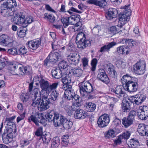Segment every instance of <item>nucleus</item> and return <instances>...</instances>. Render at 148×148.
Returning <instances> with one entry per match:
<instances>
[{"mask_svg": "<svg viewBox=\"0 0 148 148\" xmlns=\"http://www.w3.org/2000/svg\"><path fill=\"white\" fill-rule=\"evenodd\" d=\"M47 119L49 122L53 120V124L56 127L61 125L63 124L65 117L58 114H55L53 110H51L47 114Z\"/></svg>", "mask_w": 148, "mask_h": 148, "instance_id": "1", "label": "nucleus"}, {"mask_svg": "<svg viewBox=\"0 0 148 148\" xmlns=\"http://www.w3.org/2000/svg\"><path fill=\"white\" fill-rule=\"evenodd\" d=\"M10 70V73L14 75L20 76L27 74L31 71V68L29 66H23L21 65L13 66Z\"/></svg>", "mask_w": 148, "mask_h": 148, "instance_id": "2", "label": "nucleus"}, {"mask_svg": "<svg viewBox=\"0 0 148 148\" xmlns=\"http://www.w3.org/2000/svg\"><path fill=\"white\" fill-rule=\"evenodd\" d=\"M123 12L125 14L121 13L119 16V21L118 26L121 27L126 23L130 19V16L131 13V10L130 8V5H125L123 8Z\"/></svg>", "mask_w": 148, "mask_h": 148, "instance_id": "3", "label": "nucleus"}, {"mask_svg": "<svg viewBox=\"0 0 148 148\" xmlns=\"http://www.w3.org/2000/svg\"><path fill=\"white\" fill-rule=\"evenodd\" d=\"M80 92L82 95L89 98V94L93 92L94 90L91 84L88 81H84L79 84Z\"/></svg>", "mask_w": 148, "mask_h": 148, "instance_id": "4", "label": "nucleus"}, {"mask_svg": "<svg viewBox=\"0 0 148 148\" xmlns=\"http://www.w3.org/2000/svg\"><path fill=\"white\" fill-rule=\"evenodd\" d=\"M46 114H43L37 113L36 116L33 115L31 116L28 118V120H31V121L34 123L37 126L39 125V123H40L42 124H44L46 121Z\"/></svg>", "mask_w": 148, "mask_h": 148, "instance_id": "5", "label": "nucleus"}, {"mask_svg": "<svg viewBox=\"0 0 148 148\" xmlns=\"http://www.w3.org/2000/svg\"><path fill=\"white\" fill-rule=\"evenodd\" d=\"M138 79L136 78L135 79L132 80L131 82H129L125 86L123 85V87L125 90L130 92H135L137 90L138 87V84L137 82Z\"/></svg>", "mask_w": 148, "mask_h": 148, "instance_id": "6", "label": "nucleus"}, {"mask_svg": "<svg viewBox=\"0 0 148 148\" xmlns=\"http://www.w3.org/2000/svg\"><path fill=\"white\" fill-rule=\"evenodd\" d=\"M146 63L144 61L142 60L137 62L134 66V72L138 74L144 73L145 69Z\"/></svg>", "mask_w": 148, "mask_h": 148, "instance_id": "7", "label": "nucleus"}, {"mask_svg": "<svg viewBox=\"0 0 148 148\" xmlns=\"http://www.w3.org/2000/svg\"><path fill=\"white\" fill-rule=\"evenodd\" d=\"M13 21L16 25L22 26L23 27L26 26L25 24V16L21 12L15 14L13 18Z\"/></svg>", "mask_w": 148, "mask_h": 148, "instance_id": "8", "label": "nucleus"}, {"mask_svg": "<svg viewBox=\"0 0 148 148\" xmlns=\"http://www.w3.org/2000/svg\"><path fill=\"white\" fill-rule=\"evenodd\" d=\"M110 121L108 115L107 114H104L99 117L97 123L99 127H103L108 125Z\"/></svg>", "mask_w": 148, "mask_h": 148, "instance_id": "9", "label": "nucleus"}, {"mask_svg": "<svg viewBox=\"0 0 148 148\" xmlns=\"http://www.w3.org/2000/svg\"><path fill=\"white\" fill-rule=\"evenodd\" d=\"M98 72V79L103 83L106 84L110 82L109 79L105 70L103 69H100Z\"/></svg>", "mask_w": 148, "mask_h": 148, "instance_id": "10", "label": "nucleus"}, {"mask_svg": "<svg viewBox=\"0 0 148 148\" xmlns=\"http://www.w3.org/2000/svg\"><path fill=\"white\" fill-rule=\"evenodd\" d=\"M13 40L6 35L0 36V42L2 45L5 44L8 47H11L13 46Z\"/></svg>", "mask_w": 148, "mask_h": 148, "instance_id": "11", "label": "nucleus"}, {"mask_svg": "<svg viewBox=\"0 0 148 148\" xmlns=\"http://www.w3.org/2000/svg\"><path fill=\"white\" fill-rule=\"evenodd\" d=\"M39 90L37 88H35L33 90V92L32 94V97L33 102L32 104V105L34 106H36L37 105H38L40 102L42 100L40 99V98L39 96Z\"/></svg>", "mask_w": 148, "mask_h": 148, "instance_id": "12", "label": "nucleus"}, {"mask_svg": "<svg viewBox=\"0 0 148 148\" xmlns=\"http://www.w3.org/2000/svg\"><path fill=\"white\" fill-rule=\"evenodd\" d=\"M137 131L141 136H148V126L143 124H140L138 126Z\"/></svg>", "mask_w": 148, "mask_h": 148, "instance_id": "13", "label": "nucleus"}, {"mask_svg": "<svg viewBox=\"0 0 148 148\" xmlns=\"http://www.w3.org/2000/svg\"><path fill=\"white\" fill-rule=\"evenodd\" d=\"M67 59L69 62H74L77 64L79 62L80 58L78 53H71L67 56Z\"/></svg>", "mask_w": 148, "mask_h": 148, "instance_id": "14", "label": "nucleus"}, {"mask_svg": "<svg viewBox=\"0 0 148 148\" xmlns=\"http://www.w3.org/2000/svg\"><path fill=\"white\" fill-rule=\"evenodd\" d=\"M28 47L30 48L35 50L40 45L41 41L40 39H37L27 42Z\"/></svg>", "mask_w": 148, "mask_h": 148, "instance_id": "15", "label": "nucleus"}, {"mask_svg": "<svg viewBox=\"0 0 148 148\" xmlns=\"http://www.w3.org/2000/svg\"><path fill=\"white\" fill-rule=\"evenodd\" d=\"M132 103L128 99H124L123 101L122 104V110L123 112H129L131 109V105Z\"/></svg>", "mask_w": 148, "mask_h": 148, "instance_id": "16", "label": "nucleus"}, {"mask_svg": "<svg viewBox=\"0 0 148 148\" xmlns=\"http://www.w3.org/2000/svg\"><path fill=\"white\" fill-rule=\"evenodd\" d=\"M91 42L89 40L83 39L80 40H79L77 42V46L80 49H82L86 48V47L90 46Z\"/></svg>", "mask_w": 148, "mask_h": 148, "instance_id": "17", "label": "nucleus"}, {"mask_svg": "<svg viewBox=\"0 0 148 148\" xmlns=\"http://www.w3.org/2000/svg\"><path fill=\"white\" fill-rule=\"evenodd\" d=\"M111 91L114 92L118 97L121 98L124 96L125 90L121 86H118L116 88L111 89Z\"/></svg>", "mask_w": 148, "mask_h": 148, "instance_id": "18", "label": "nucleus"}, {"mask_svg": "<svg viewBox=\"0 0 148 148\" xmlns=\"http://www.w3.org/2000/svg\"><path fill=\"white\" fill-rule=\"evenodd\" d=\"M15 133L13 132L8 131L7 134H3L2 138L3 142L5 144H8L12 141L13 137L14 136L13 134H15Z\"/></svg>", "mask_w": 148, "mask_h": 148, "instance_id": "19", "label": "nucleus"}, {"mask_svg": "<svg viewBox=\"0 0 148 148\" xmlns=\"http://www.w3.org/2000/svg\"><path fill=\"white\" fill-rule=\"evenodd\" d=\"M88 116L87 113L83 110L79 109L76 111L74 116L77 119H83Z\"/></svg>", "mask_w": 148, "mask_h": 148, "instance_id": "20", "label": "nucleus"}, {"mask_svg": "<svg viewBox=\"0 0 148 148\" xmlns=\"http://www.w3.org/2000/svg\"><path fill=\"white\" fill-rule=\"evenodd\" d=\"M118 14L116 9L111 8L109 9L107 12L106 14V17L107 19L110 20L117 16Z\"/></svg>", "mask_w": 148, "mask_h": 148, "instance_id": "21", "label": "nucleus"}, {"mask_svg": "<svg viewBox=\"0 0 148 148\" xmlns=\"http://www.w3.org/2000/svg\"><path fill=\"white\" fill-rule=\"evenodd\" d=\"M61 57V55L57 52H51L47 58V60L50 62H56Z\"/></svg>", "mask_w": 148, "mask_h": 148, "instance_id": "22", "label": "nucleus"}, {"mask_svg": "<svg viewBox=\"0 0 148 148\" xmlns=\"http://www.w3.org/2000/svg\"><path fill=\"white\" fill-rule=\"evenodd\" d=\"M87 2L102 8H103L107 4L106 0H88Z\"/></svg>", "mask_w": 148, "mask_h": 148, "instance_id": "23", "label": "nucleus"}, {"mask_svg": "<svg viewBox=\"0 0 148 148\" xmlns=\"http://www.w3.org/2000/svg\"><path fill=\"white\" fill-rule=\"evenodd\" d=\"M116 44V42H112L110 43L106 44L103 47H101L99 51L101 52H105L109 51L110 49Z\"/></svg>", "mask_w": 148, "mask_h": 148, "instance_id": "24", "label": "nucleus"}, {"mask_svg": "<svg viewBox=\"0 0 148 148\" xmlns=\"http://www.w3.org/2000/svg\"><path fill=\"white\" fill-rule=\"evenodd\" d=\"M1 13L2 16L5 17H8L11 16L14 14V13L12 9H9L8 8H4L3 5L2 6Z\"/></svg>", "mask_w": 148, "mask_h": 148, "instance_id": "25", "label": "nucleus"}, {"mask_svg": "<svg viewBox=\"0 0 148 148\" xmlns=\"http://www.w3.org/2000/svg\"><path fill=\"white\" fill-rule=\"evenodd\" d=\"M51 73L52 77L56 79H59L63 76L62 71L59 69L54 68Z\"/></svg>", "mask_w": 148, "mask_h": 148, "instance_id": "26", "label": "nucleus"}, {"mask_svg": "<svg viewBox=\"0 0 148 148\" xmlns=\"http://www.w3.org/2000/svg\"><path fill=\"white\" fill-rule=\"evenodd\" d=\"M74 91L72 88H70L68 90L64 91V98L68 100L71 99L73 100V96L74 95Z\"/></svg>", "mask_w": 148, "mask_h": 148, "instance_id": "27", "label": "nucleus"}, {"mask_svg": "<svg viewBox=\"0 0 148 148\" xmlns=\"http://www.w3.org/2000/svg\"><path fill=\"white\" fill-rule=\"evenodd\" d=\"M3 5L4 8H7L12 9V8L16 6L17 4L15 0H7L6 2L3 4Z\"/></svg>", "mask_w": 148, "mask_h": 148, "instance_id": "28", "label": "nucleus"}, {"mask_svg": "<svg viewBox=\"0 0 148 148\" xmlns=\"http://www.w3.org/2000/svg\"><path fill=\"white\" fill-rule=\"evenodd\" d=\"M136 78L131 76L130 75L127 74L123 75L121 79L122 84H123V86H125V84L130 83L129 82H131L133 79L134 80Z\"/></svg>", "mask_w": 148, "mask_h": 148, "instance_id": "29", "label": "nucleus"}, {"mask_svg": "<svg viewBox=\"0 0 148 148\" xmlns=\"http://www.w3.org/2000/svg\"><path fill=\"white\" fill-rule=\"evenodd\" d=\"M109 64V66L108 68V72L110 75L111 77L113 78V79H116L117 77V73L116 71L113 69L112 67V64H108L107 65L108 66V65Z\"/></svg>", "mask_w": 148, "mask_h": 148, "instance_id": "30", "label": "nucleus"}, {"mask_svg": "<svg viewBox=\"0 0 148 148\" xmlns=\"http://www.w3.org/2000/svg\"><path fill=\"white\" fill-rule=\"evenodd\" d=\"M58 83H49L47 81V94L50 93L55 90L58 85Z\"/></svg>", "mask_w": 148, "mask_h": 148, "instance_id": "31", "label": "nucleus"}, {"mask_svg": "<svg viewBox=\"0 0 148 148\" xmlns=\"http://www.w3.org/2000/svg\"><path fill=\"white\" fill-rule=\"evenodd\" d=\"M134 102L137 105H139L143 102L146 99V96L143 94H138L136 96Z\"/></svg>", "mask_w": 148, "mask_h": 148, "instance_id": "32", "label": "nucleus"}, {"mask_svg": "<svg viewBox=\"0 0 148 148\" xmlns=\"http://www.w3.org/2000/svg\"><path fill=\"white\" fill-rule=\"evenodd\" d=\"M7 125L8 131L16 133V124L14 122H6Z\"/></svg>", "mask_w": 148, "mask_h": 148, "instance_id": "33", "label": "nucleus"}, {"mask_svg": "<svg viewBox=\"0 0 148 148\" xmlns=\"http://www.w3.org/2000/svg\"><path fill=\"white\" fill-rule=\"evenodd\" d=\"M40 101L38 106V110L41 111L45 110L46 109V99L45 97H44Z\"/></svg>", "mask_w": 148, "mask_h": 148, "instance_id": "34", "label": "nucleus"}, {"mask_svg": "<svg viewBox=\"0 0 148 148\" xmlns=\"http://www.w3.org/2000/svg\"><path fill=\"white\" fill-rule=\"evenodd\" d=\"M133 121L128 117H124L122 119V124L125 128H127L132 124Z\"/></svg>", "mask_w": 148, "mask_h": 148, "instance_id": "35", "label": "nucleus"}, {"mask_svg": "<svg viewBox=\"0 0 148 148\" xmlns=\"http://www.w3.org/2000/svg\"><path fill=\"white\" fill-rule=\"evenodd\" d=\"M80 102L78 101H76L75 103H73L72 106H71V107L68 105H66L65 108L66 109H67V108L68 109L71 108V110L73 111H76L77 110H79V108L80 106Z\"/></svg>", "mask_w": 148, "mask_h": 148, "instance_id": "36", "label": "nucleus"}, {"mask_svg": "<svg viewBox=\"0 0 148 148\" xmlns=\"http://www.w3.org/2000/svg\"><path fill=\"white\" fill-rule=\"evenodd\" d=\"M62 125L64 128L66 129H69L71 128L73 125L72 122L68 120L65 117Z\"/></svg>", "mask_w": 148, "mask_h": 148, "instance_id": "37", "label": "nucleus"}, {"mask_svg": "<svg viewBox=\"0 0 148 148\" xmlns=\"http://www.w3.org/2000/svg\"><path fill=\"white\" fill-rule=\"evenodd\" d=\"M39 82L41 88L42 90L41 91L42 93H46V82L42 78H41L40 79Z\"/></svg>", "mask_w": 148, "mask_h": 148, "instance_id": "38", "label": "nucleus"}, {"mask_svg": "<svg viewBox=\"0 0 148 148\" xmlns=\"http://www.w3.org/2000/svg\"><path fill=\"white\" fill-rule=\"evenodd\" d=\"M60 144V139L58 137L53 138L52 139L51 147V148H56Z\"/></svg>", "mask_w": 148, "mask_h": 148, "instance_id": "39", "label": "nucleus"}, {"mask_svg": "<svg viewBox=\"0 0 148 148\" xmlns=\"http://www.w3.org/2000/svg\"><path fill=\"white\" fill-rule=\"evenodd\" d=\"M96 108V105L95 104L91 102L87 103L86 104V109L87 111H93Z\"/></svg>", "mask_w": 148, "mask_h": 148, "instance_id": "40", "label": "nucleus"}, {"mask_svg": "<svg viewBox=\"0 0 148 148\" xmlns=\"http://www.w3.org/2000/svg\"><path fill=\"white\" fill-rule=\"evenodd\" d=\"M73 75L76 77H81L83 73V71L79 68H75L72 70Z\"/></svg>", "mask_w": 148, "mask_h": 148, "instance_id": "41", "label": "nucleus"}, {"mask_svg": "<svg viewBox=\"0 0 148 148\" xmlns=\"http://www.w3.org/2000/svg\"><path fill=\"white\" fill-rule=\"evenodd\" d=\"M121 28L119 26H118L117 25L116 26H112L110 27L109 29L111 33H113L114 34L118 33H120V34H121L120 32H122V30L119 29H121Z\"/></svg>", "mask_w": 148, "mask_h": 148, "instance_id": "42", "label": "nucleus"}, {"mask_svg": "<svg viewBox=\"0 0 148 148\" xmlns=\"http://www.w3.org/2000/svg\"><path fill=\"white\" fill-rule=\"evenodd\" d=\"M105 137L107 138H113L115 136V133L114 130L110 129L104 134Z\"/></svg>", "mask_w": 148, "mask_h": 148, "instance_id": "43", "label": "nucleus"}, {"mask_svg": "<svg viewBox=\"0 0 148 148\" xmlns=\"http://www.w3.org/2000/svg\"><path fill=\"white\" fill-rule=\"evenodd\" d=\"M62 81L64 84H69L71 82V78L69 75H63Z\"/></svg>", "mask_w": 148, "mask_h": 148, "instance_id": "44", "label": "nucleus"}, {"mask_svg": "<svg viewBox=\"0 0 148 148\" xmlns=\"http://www.w3.org/2000/svg\"><path fill=\"white\" fill-rule=\"evenodd\" d=\"M62 144L63 146H66L69 143V136L68 135H64L62 137Z\"/></svg>", "mask_w": 148, "mask_h": 148, "instance_id": "45", "label": "nucleus"}, {"mask_svg": "<svg viewBox=\"0 0 148 148\" xmlns=\"http://www.w3.org/2000/svg\"><path fill=\"white\" fill-rule=\"evenodd\" d=\"M101 28L100 26L99 25H97L93 28L92 29V33L95 35H98V36H101L102 34L100 33L101 32Z\"/></svg>", "mask_w": 148, "mask_h": 148, "instance_id": "46", "label": "nucleus"}, {"mask_svg": "<svg viewBox=\"0 0 148 148\" xmlns=\"http://www.w3.org/2000/svg\"><path fill=\"white\" fill-rule=\"evenodd\" d=\"M61 21L63 24L64 28H66L69 24H71L69 17L68 16L64 17L62 18L61 19Z\"/></svg>", "mask_w": 148, "mask_h": 148, "instance_id": "47", "label": "nucleus"}, {"mask_svg": "<svg viewBox=\"0 0 148 148\" xmlns=\"http://www.w3.org/2000/svg\"><path fill=\"white\" fill-rule=\"evenodd\" d=\"M58 93L56 90L53 91L49 95V98L51 101H55L57 99L58 95Z\"/></svg>", "mask_w": 148, "mask_h": 148, "instance_id": "48", "label": "nucleus"}, {"mask_svg": "<svg viewBox=\"0 0 148 148\" xmlns=\"http://www.w3.org/2000/svg\"><path fill=\"white\" fill-rule=\"evenodd\" d=\"M139 143L134 139L130 140L127 144L130 148H136V147L138 145Z\"/></svg>", "mask_w": 148, "mask_h": 148, "instance_id": "49", "label": "nucleus"}, {"mask_svg": "<svg viewBox=\"0 0 148 148\" xmlns=\"http://www.w3.org/2000/svg\"><path fill=\"white\" fill-rule=\"evenodd\" d=\"M116 64L119 67L124 69L126 66V63L125 61L122 59H119L116 62Z\"/></svg>", "mask_w": 148, "mask_h": 148, "instance_id": "50", "label": "nucleus"}, {"mask_svg": "<svg viewBox=\"0 0 148 148\" xmlns=\"http://www.w3.org/2000/svg\"><path fill=\"white\" fill-rule=\"evenodd\" d=\"M82 23L81 22L78 21L75 24V25L73 28L74 32L77 31L82 29Z\"/></svg>", "mask_w": 148, "mask_h": 148, "instance_id": "51", "label": "nucleus"}, {"mask_svg": "<svg viewBox=\"0 0 148 148\" xmlns=\"http://www.w3.org/2000/svg\"><path fill=\"white\" fill-rule=\"evenodd\" d=\"M7 52L8 54L14 56L17 55L18 54L17 49L14 47L8 49Z\"/></svg>", "mask_w": 148, "mask_h": 148, "instance_id": "52", "label": "nucleus"}, {"mask_svg": "<svg viewBox=\"0 0 148 148\" xmlns=\"http://www.w3.org/2000/svg\"><path fill=\"white\" fill-rule=\"evenodd\" d=\"M138 118L142 120H146L148 117V114L147 115L143 112H141L138 110Z\"/></svg>", "mask_w": 148, "mask_h": 148, "instance_id": "53", "label": "nucleus"}, {"mask_svg": "<svg viewBox=\"0 0 148 148\" xmlns=\"http://www.w3.org/2000/svg\"><path fill=\"white\" fill-rule=\"evenodd\" d=\"M66 49L68 52H72L74 51L75 50L74 45L73 44H69L66 45Z\"/></svg>", "mask_w": 148, "mask_h": 148, "instance_id": "54", "label": "nucleus"}, {"mask_svg": "<svg viewBox=\"0 0 148 148\" xmlns=\"http://www.w3.org/2000/svg\"><path fill=\"white\" fill-rule=\"evenodd\" d=\"M83 39H86V35L82 32H80L77 35L76 38V40L77 41L79 40H80Z\"/></svg>", "mask_w": 148, "mask_h": 148, "instance_id": "55", "label": "nucleus"}, {"mask_svg": "<svg viewBox=\"0 0 148 148\" xmlns=\"http://www.w3.org/2000/svg\"><path fill=\"white\" fill-rule=\"evenodd\" d=\"M97 63V60L96 59L94 58L92 60L91 62V65L92 66L91 68L92 71H95Z\"/></svg>", "mask_w": 148, "mask_h": 148, "instance_id": "56", "label": "nucleus"}, {"mask_svg": "<svg viewBox=\"0 0 148 148\" xmlns=\"http://www.w3.org/2000/svg\"><path fill=\"white\" fill-rule=\"evenodd\" d=\"M130 132L128 131H126L123 133L122 135L119 136L120 139H127L130 137Z\"/></svg>", "mask_w": 148, "mask_h": 148, "instance_id": "57", "label": "nucleus"}, {"mask_svg": "<svg viewBox=\"0 0 148 148\" xmlns=\"http://www.w3.org/2000/svg\"><path fill=\"white\" fill-rule=\"evenodd\" d=\"M121 123V120L118 118H115L113 121L112 125L114 126V127L120 126Z\"/></svg>", "mask_w": 148, "mask_h": 148, "instance_id": "58", "label": "nucleus"}, {"mask_svg": "<svg viewBox=\"0 0 148 148\" xmlns=\"http://www.w3.org/2000/svg\"><path fill=\"white\" fill-rule=\"evenodd\" d=\"M138 110L143 112L146 115L148 114V107L147 106H140Z\"/></svg>", "mask_w": 148, "mask_h": 148, "instance_id": "59", "label": "nucleus"}, {"mask_svg": "<svg viewBox=\"0 0 148 148\" xmlns=\"http://www.w3.org/2000/svg\"><path fill=\"white\" fill-rule=\"evenodd\" d=\"M20 98L23 102H25L28 99L29 96L27 93H23L20 96Z\"/></svg>", "mask_w": 148, "mask_h": 148, "instance_id": "60", "label": "nucleus"}, {"mask_svg": "<svg viewBox=\"0 0 148 148\" xmlns=\"http://www.w3.org/2000/svg\"><path fill=\"white\" fill-rule=\"evenodd\" d=\"M55 17L52 14H49L47 15V20L50 22L52 23H54L55 21Z\"/></svg>", "mask_w": 148, "mask_h": 148, "instance_id": "61", "label": "nucleus"}, {"mask_svg": "<svg viewBox=\"0 0 148 148\" xmlns=\"http://www.w3.org/2000/svg\"><path fill=\"white\" fill-rule=\"evenodd\" d=\"M58 66L59 69H63L66 68L67 66V63L66 62L64 61H62L60 62L58 64Z\"/></svg>", "mask_w": 148, "mask_h": 148, "instance_id": "62", "label": "nucleus"}, {"mask_svg": "<svg viewBox=\"0 0 148 148\" xmlns=\"http://www.w3.org/2000/svg\"><path fill=\"white\" fill-rule=\"evenodd\" d=\"M136 112L134 110L131 111L129 114V115L127 116L130 119H132V120L133 121L134 119V118L136 115Z\"/></svg>", "mask_w": 148, "mask_h": 148, "instance_id": "63", "label": "nucleus"}, {"mask_svg": "<svg viewBox=\"0 0 148 148\" xmlns=\"http://www.w3.org/2000/svg\"><path fill=\"white\" fill-rule=\"evenodd\" d=\"M26 30L24 29L20 30L19 31H18L17 34L18 37L20 38L24 37L25 35Z\"/></svg>", "mask_w": 148, "mask_h": 148, "instance_id": "64", "label": "nucleus"}]
</instances>
